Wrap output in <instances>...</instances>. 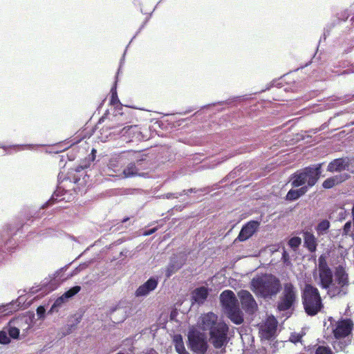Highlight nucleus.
Wrapping results in <instances>:
<instances>
[{
	"mask_svg": "<svg viewBox=\"0 0 354 354\" xmlns=\"http://www.w3.org/2000/svg\"><path fill=\"white\" fill-rule=\"evenodd\" d=\"M158 286V280L153 277L149 278L145 283L140 286L136 291V297H142L148 295L155 290Z\"/></svg>",
	"mask_w": 354,
	"mask_h": 354,
	"instance_id": "nucleus-15",
	"label": "nucleus"
},
{
	"mask_svg": "<svg viewBox=\"0 0 354 354\" xmlns=\"http://www.w3.org/2000/svg\"><path fill=\"white\" fill-rule=\"evenodd\" d=\"M318 273H319V285L324 290H327V293L330 295V288L333 287V272L329 267L326 256L322 254L318 259Z\"/></svg>",
	"mask_w": 354,
	"mask_h": 354,
	"instance_id": "nucleus-7",
	"label": "nucleus"
},
{
	"mask_svg": "<svg viewBox=\"0 0 354 354\" xmlns=\"http://www.w3.org/2000/svg\"><path fill=\"white\" fill-rule=\"evenodd\" d=\"M315 354H334V353L328 346H318L315 349Z\"/></svg>",
	"mask_w": 354,
	"mask_h": 354,
	"instance_id": "nucleus-29",
	"label": "nucleus"
},
{
	"mask_svg": "<svg viewBox=\"0 0 354 354\" xmlns=\"http://www.w3.org/2000/svg\"><path fill=\"white\" fill-rule=\"evenodd\" d=\"M156 228L151 229V230H150L149 232H145V235H150V234H151L152 233L155 232H156Z\"/></svg>",
	"mask_w": 354,
	"mask_h": 354,
	"instance_id": "nucleus-37",
	"label": "nucleus"
},
{
	"mask_svg": "<svg viewBox=\"0 0 354 354\" xmlns=\"http://www.w3.org/2000/svg\"><path fill=\"white\" fill-rule=\"evenodd\" d=\"M6 236H9L10 235V229L7 228L3 231Z\"/></svg>",
	"mask_w": 354,
	"mask_h": 354,
	"instance_id": "nucleus-38",
	"label": "nucleus"
},
{
	"mask_svg": "<svg viewBox=\"0 0 354 354\" xmlns=\"http://www.w3.org/2000/svg\"><path fill=\"white\" fill-rule=\"evenodd\" d=\"M187 346L194 353L196 354H205L208 344L205 334L196 329H192L187 335Z\"/></svg>",
	"mask_w": 354,
	"mask_h": 354,
	"instance_id": "nucleus-8",
	"label": "nucleus"
},
{
	"mask_svg": "<svg viewBox=\"0 0 354 354\" xmlns=\"http://www.w3.org/2000/svg\"><path fill=\"white\" fill-rule=\"evenodd\" d=\"M297 301V290L291 282L283 284V291L277 304L279 311H286L293 308Z\"/></svg>",
	"mask_w": 354,
	"mask_h": 354,
	"instance_id": "nucleus-6",
	"label": "nucleus"
},
{
	"mask_svg": "<svg viewBox=\"0 0 354 354\" xmlns=\"http://www.w3.org/2000/svg\"><path fill=\"white\" fill-rule=\"evenodd\" d=\"M46 313V309L43 306H39L37 308V315L39 318H44Z\"/></svg>",
	"mask_w": 354,
	"mask_h": 354,
	"instance_id": "nucleus-33",
	"label": "nucleus"
},
{
	"mask_svg": "<svg viewBox=\"0 0 354 354\" xmlns=\"http://www.w3.org/2000/svg\"><path fill=\"white\" fill-rule=\"evenodd\" d=\"M8 241H10V239L6 242V244H8Z\"/></svg>",
	"mask_w": 354,
	"mask_h": 354,
	"instance_id": "nucleus-40",
	"label": "nucleus"
},
{
	"mask_svg": "<svg viewBox=\"0 0 354 354\" xmlns=\"http://www.w3.org/2000/svg\"><path fill=\"white\" fill-rule=\"evenodd\" d=\"M183 265L184 262L178 261L176 259L171 260L165 271L166 277L169 278L173 274L180 270Z\"/></svg>",
	"mask_w": 354,
	"mask_h": 354,
	"instance_id": "nucleus-23",
	"label": "nucleus"
},
{
	"mask_svg": "<svg viewBox=\"0 0 354 354\" xmlns=\"http://www.w3.org/2000/svg\"><path fill=\"white\" fill-rule=\"evenodd\" d=\"M199 326L203 330H209V339L215 348H223L225 352V346L228 343V326L223 322H218V317L213 313L204 314L201 317Z\"/></svg>",
	"mask_w": 354,
	"mask_h": 354,
	"instance_id": "nucleus-1",
	"label": "nucleus"
},
{
	"mask_svg": "<svg viewBox=\"0 0 354 354\" xmlns=\"http://www.w3.org/2000/svg\"><path fill=\"white\" fill-rule=\"evenodd\" d=\"M220 301L225 311L239 304L235 294L230 290H226L222 292L220 295Z\"/></svg>",
	"mask_w": 354,
	"mask_h": 354,
	"instance_id": "nucleus-13",
	"label": "nucleus"
},
{
	"mask_svg": "<svg viewBox=\"0 0 354 354\" xmlns=\"http://www.w3.org/2000/svg\"><path fill=\"white\" fill-rule=\"evenodd\" d=\"M321 175V165L306 167L291 175L290 183L292 187L314 186Z\"/></svg>",
	"mask_w": 354,
	"mask_h": 354,
	"instance_id": "nucleus-4",
	"label": "nucleus"
},
{
	"mask_svg": "<svg viewBox=\"0 0 354 354\" xmlns=\"http://www.w3.org/2000/svg\"><path fill=\"white\" fill-rule=\"evenodd\" d=\"M139 170L135 162H131L123 169L122 173V178H128L136 176H142L143 174H140Z\"/></svg>",
	"mask_w": 354,
	"mask_h": 354,
	"instance_id": "nucleus-21",
	"label": "nucleus"
},
{
	"mask_svg": "<svg viewBox=\"0 0 354 354\" xmlns=\"http://www.w3.org/2000/svg\"><path fill=\"white\" fill-rule=\"evenodd\" d=\"M128 219H129L128 218H124V219L122 221V222H126V221H127V220H128Z\"/></svg>",
	"mask_w": 354,
	"mask_h": 354,
	"instance_id": "nucleus-39",
	"label": "nucleus"
},
{
	"mask_svg": "<svg viewBox=\"0 0 354 354\" xmlns=\"http://www.w3.org/2000/svg\"><path fill=\"white\" fill-rule=\"evenodd\" d=\"M10 342V339L8 336V333L3 327V330L0 331V344H8Z\"/></svg>",
	"mask_w": 354,
	"mask_h": 354,
	"instance_id": "nucleus-31",
	"label": "nucleus"
},
{
	"mask_svg": "<svg viewBox=\"0 0 354 354\" xmlns=\"http://www.w3.org/2000/svg\"><path fill=\"white\" fill-rule=\"evenodd\" d=\"M208 294V289L206 287H199L192 292V299L195 303L198 304H203L207 299Z\"/></svg>",
	"mask_w": 354,
	"mask_h": 354,
	"instance_id": "nucleus-20",
	"label": "nucleus"
},
{
	"mask_svg": "<svg viewBox=\"0 0 354 354\" xmlns=\"http://www.w3.org/2000/svg\"><path fill=\"white\" fill-rule=\"evenodd\" d=\"M342 236H349L354 239V234L351 233V221L346 222L342 230Z\"/></svg>",
	"mask_w": 354,
	"mask_h": 354,
	"instance_id": "nucleus-28",
	"label": "nucleus"
},
{
	"mask_svg": "<svg viewBox=\"0 0 354 354\" xmlns=\"http://www.w3.org/2000/svg\"><path fill=\"white\" fill-rule=\"evenodd\" d=\"M260 225V223L257 221H250L245 224L238 236L237 239L240 241H244L250 238L257 230Z\"/></svg>",
	"mask_w": 354,
	"mask_h": 354,
	"instance_id": "nucleus-12",
	"label": "nucleus"
},
{
	"mask_svg": "<svg viewBox=\"0 0 354 354\" xmlns=\"http://www.w3.org/2000/svg\"><path fill=\"white\" fill-rule=\"evenodd\" d=\"M307 187H301L297 189H291L286 194V198L288 201H293L297 200L307 192Z\"/></svg>",
	"mask_w": 354,
	"mask_h": 354,
	"instance_id": "nucleus-24",
	"label": "nucleus"
},
{
	"mask_svg": "<svg viewBox=\"0 0 354 354\" xmlns=\"http://www.w3.org/2000/svg\"><path fill=\"white\" fill-rule=\"evenodd\" d=\"M277 321L274 317H268L260 328V335L265 339H270L277 331Z\"/></svg>",
	"mask_w": 354,
	"mask_h": 354,
	"instance_id": "nucleus-11",
	"label": "nucleus"
},
{
	"mask_svg": "<svg viewBox=\"0 0 354 354\" xmlns=\"http://www.w3.org/2000/svg\"><path fill=\"white\" fill-rule=\"evenodd\" d=\"M285 255H286V252H283V257H285Z\"/></svg>",
	"mask_w": 354,
	"mask_h": 354,
	"instance_id": "nucleus-41",
	"label": "nucleus"
},
{
	"mask_svg": "<svg viewBox=\"0 0 354 354\" xmlns=\"http://www.w3.org/2000/svg\"><path fill=\"white\" fill-rule=\"evenodd\" d=\"M298 354H306V353H298Z\"/></svg>",
	"mask_w": 354,
	"mask_h": 354,
	"instance_id": "nucleus-42",
	"label": "nucleus"
},
{
	"mask_svg": "<svg viewBox=\"0 0 354 354\" xmlns=\"http://www.w3.org/2000/svg\"><path fill=\"white\" fill-rule=\"evenodd\" d=\"M81 290V287L79 286H75L70 288L68 290L65 292L63 295L64 297L67 299L68 298H71L77 294Z\"/></svg>",
	"mask_w": 354,
	"mask_h": 354,
	"instance_id": "nucleus-27",
	"label": "nucleus"
},
{
	"mask_svg": "<svg viewBox=\"0 0 354 354\" xmlns=\"http://www.w3.org/2000/svg\"><path fill=\"white\" fill-rule=\"evenodd\" d=\"M66 299L64 297V296L62 295L61 297H58L53 304V306L50 308V310H49V313H53L55 308L60 307L64 302L65 301Z\"/></svg>",
	"mask_w": 354,
	"mask_h": 354,
	"instance_id": "nucleus-30",
	"label": "nucleus"
},
{
	"mask_svg": "<svg viewBox=\"0 0 354 354\" xmlns=\"http://www.w3.org/2000/svg\"><path fill=\"white\" fill-rule=\"evenodd\" d=\"M22 319L19 318H15L11 319L8 325L5 326V329L10 338L18 339L19 336V327Z\"/></svg>",
	"mask_w": 354,
	"mask_h": 354,
	"instance_id": "nucleus-17",
	"label": "nucleus"
},
{
	"mask_svg": "<svg viewBox=\"0 0 354 354\" xmlns=\"http://www.w3.org/2000/svg\"><path fill=\"white\" fill-rule=\"evenodd\" d=\"M333 277L335 279L333 280V287L329 290L330 296L343 297L347 295L350 282L346 268L342 265L337 266L335 268Z\"/></svg>",
	"mask_w": 354,
	"mask_h": 354,
	"instance_id": "nucleus-5",
	"label": "nucleus"
},
{
	"mask_svg": "<svg viewBox=\"0 0 354 354\" xmlns=\"http://www.w3.org/2000/svg\"><path fill=\"white\" fill-rule=\"evenodd\" d=\"M112 95H111V103L112 104H115L118 101L117 93L115 91H113V88L111 89Z\"/></svg>",
	"mask_w": 354,
	"mask_h": 354,
	"instance_id": "nucleus-35",
	"label": "nucleus"
},
{
	"mask_svg": "<svg viewBox=\"0 0 354 354\" xmlns=\"http://www.w3.org/2000/svg\"><path fill=\"white\" fill-rule=\"evenodd\" d=\"M301 301L306 313L315 316L324 308V304L317 288L312 284H305L301 291Z\"/></svg>",
	"mask_w": 354,
	"mask_h": 354,
	"instance_id": "nucleus-3",
	"label": "nucleus"
},
{
	"mask_svg": "<svg viewBox=\"0 0 354 354\" xmlns=\"http://www.w3.org/2000/svg\"><path fill=\"white\" fill-rule=\"evenodd\" d=\"M301 243V239L297 236L291 238L288 241L289 245L292 248H298L300 245Z\"/></svg>",
	"mask_w": 354,
	"mask_h": 354,
	"instance_id": "nucleus-32",
	"label": "nucleus"
},
{
	"mask_svg": "<svg viewBox=\"0 0 354 354\" xmlns=\"http://www.w3.org/2000/svg\"><path fill=\"white\" fill-rule=\"evenodd\" d=\"M227 317L235 324H241L243 322V313L239 308V305H236L232 308L226 310Z\"/></svg>",
	"mask_w": 354,
	"mask_h": 354,
	"instance_id": "nucleus-19",
	"label": "nucleus"
},
{
	"mask_svg": "<svg viewBox=\"0 0 354 354\" xmlns=\"http://www.w3.org/2000/svg\"><path fill=\"white\" fill-rule=\"evenodd\" d=\"M301 339V336L299 334H292L290 337V340L293 343H297Z\"/></svg>",
	"mask_w": 354,
	"mask_h": 354,
	"instance_id": "nucleus-34",
	"label": "nucleus"
},
{
	"mask_svg": "<svg viewBox=\"0 0 354 354\" xmlns=\"http://www.w3.org/2000/svg\"><path fill=\"white\" fill-rule=\"evenodd\" d=\"M174 342L175 344L176 351L178 354H185L187 353L184 346L183 337L180 335H175Z\"/></svg>",
	"mask_w": 354,
	"mask_h": 354,
	"instance_id": "nucleus-25",
	"label": "nucleus"
},
{
	"mask_svg": "<svg viewBox=\"0 0 354 354\" xmlns=\"http://www.w3.org/2000/svg\"><path fill=\"white\" fill-rule=\"evenodd\" d=\"M330 226L329 221L324 219L320 221L315 227L318 235H324L327 233Z\"/></svg>",
	"mask_w": 354,
	"mask_h": 354,
	"instance_id": "nucleus-26",
	"label": "nucleus"
},
{
	"mask_svg": "<svg viewBox=\"0 0 354 354\" xmlns=\"http://www.w3.org/2000/svg\"><path fill=\"white\" fill-rule=\"evenodd\" d=\"M353 326L354 324L351 319H342L335 323L333 334L337 339L344 338L351 333Z\"/></svg>",
	"mask_w": 354,
	"mask_h": 354,
	"instance_id": "nucleus-9",
	"label": "nucleus"
},
{
	"mask_svg": "<svg viewBox=\"0 0 354 354\" xmlns=\"http://www.w3.org/2000/svg\"><path fill=\"white\" fill-rule=\"evenodd\" d=\"M243 309L248 314H253L257 309V304L252 294L245 290L239 292Z\"/></svg>",
	"mask_w": 354,
	"mask_h": 354,
	"instance_id": "nucleus-10",
	"label": "nucleus"
},
{
	"mask_svg": "<svg viewBox=\"0 0 354 354\" xmlns=\"http://www.w3.org/2000/svg\"><path fill=\"white\" fill-rule=\"evenodd\" d=\"M350 178V175L344 173L338 175H335L334 176L326 178L322 183V186L324 189H330L341 184L343 182H345Z\"/></svg>",
	"mask_w": 354,
	"mask_h": 354,
	"instance_id": "nucleus-16",
	"label": "nucleus"
},
{
	"mask_svg": "<svg viewBox=\"0 0 354 354\" xmlns=\"http://www.w3.org/2000/svg\"><path fill=\"white\" fill-rule=\"evenodd\" d=\"M122 137H124V140L127 142H129L132 140L136 136L138 138L139 135V131L138 129V127L135 126H127L124 127L120 131Z\"/></svg>",
	"mask_w": 354,
	"mask_h": 354,
	"instance_id": "nucleus-22",
	"label": "nucleus"
},
{
	"mask_svg": "<svg viewBox=\"0 0 354 354\" xmlns=\"http://www.w3.org/2000/svg\"><path fill=\"white\" fill-rule=\"evenodd\" d=\"M115 166H116V160H110L109 163L108 165L109 169H112Z\"/></svg>",
	"mask_w": 354,
	"mask_h": 354,
	"instance_id": "nucleus-36",
	"label": "nucleus"
},
{
	"mask_svg": "<svg viewBox=\"0 0 354 354\" xmlns=\"http://www.w3.org/2000/svg\"><path fill=\"white\" fill-rule=\"evenodd\" d=\"M185 354H189V352H187V353H185Z\"/></svg>",
	"mask_w": 354,
	"mask_h": 354,
	"instance_id": "nucleus-43",
	"label": "nucleus"
},
{
	"mask_svg": "<svg viewBox=\"0 0 354 354\" xmlns=\"http://www.w3.org/2000/svg\"><path fill=\"white\" fill-rule=\"evenodd\" d=\"M350 161L348 158H337L329 162L327 171L330 172H341L348 169Z\"/></svg>",
	"mask_w": 354,
	"mask_h": 354,
	"instance_id": "nucleus-14",
	"label": "nucleus"
},
{
	"mask_svg": "<svg viewBox=\"0 0 354 354\" xmlns=\"http://www.w3.org/2000/svg\"><path fill=\"white\" fill-rule=\"evenodd\" d=\"M304 245V247L310 252H315L317 250V239L313 232L306 231L303 232Z\"/></svg>",
	"mask_w": 354,
	"mask_h": 354,
	"instance_id": "nucleus-18",
	"label": "nucleus"
},
{
	"mask_svg": "<svg viewBox=\"0 0 354 354\" xmlns=\"http://www.w3.org/2000/svg\"><path fill=\"white\" fill-rule=\"evenodd\" d=\"M252 291L263 298L271 299L281 289L280 280L272 274H264L254 277L251 281Z\"/></svg>",
	"mask_w": 354,
	"mask_h": 354,
	"instance_id": "nucleus-2",
	"label": "nucleus"
}]
</instances>
